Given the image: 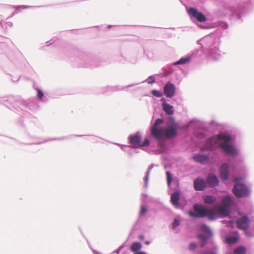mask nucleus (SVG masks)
<instances>
[{
	"label": "nucleus",
	"instance_id": "obj_18",
	"mask_svg": "<svg viewBox=\"0 0 254 254\" xmlns=\"http://www.w3.org/2000/svg\"><path fill=\"white\" fill-rule=\"evenodd\" d=\"M216 200V198L214 196L211 195H207L203 197V201L206 204H212L214 203Z\"/></svg>",
	"mask_w": 254,
	"mask_h": 254
},
{
	"label": "nucleus",
	"instance_id": "obj_31",
	"mask_svg": "<svg viewBox=\"0 0 254 254\" xmlns=\"http://www.w3.org/2000/svg\"><path fill=\"white\" fill-rule=\"evenodd\" d=\"M179 225V221L178 219H175L173 223V228H174Z\"/></svg>",
	"mask_w": 254,
	"mask_h": 254
},
{
	"label": "nucleus",
	"instance_id": "obj_2",
	"mask_svg": "<svg viewBox=\"0 0 254 254\" xmlns=\"http://www.w3.org/2000/svg\"><path fill=\"white\" fill-rule=\"evenodd\" d=\"M230 140L231 137L230 136L225 134H219L207 141L205 149H211L212 148L217 147L219 145L227 154L233 155H236L237 153V150L233 145L229 144Z\"/></svg>",
	"mask_w": 254,
	"mask_h": 254
},
{
	"label": "nucleus",
	"instance_id": "obj_17",
	"mask_svg": "<svg viewBox=\"0 0 254 254\" xmlns=\"http://www.w3.org/2000/svg\"><path fill=\"white\" fill-rule=\"evenodd\" d=\"M163 108L165 112L168 115H172L173 114L174 110L172 106L168 103H164L163 104Z\"/></svg>",
	"mask_w": 254,
	"mask_h": 254
},
{
	"label": "nucleus",
	"instance_id": "obj_1",
	"mask_svg": "<svg viewBox=\"0 0 254 254\" xmlns=\"http://www.w3.org/2000/svg\"><path fill=\"white\" fill-rule=\"evenodd\" d=\"M162 122V119H157L151 129V135L158 141H159L164 136L166 138H171L177 135L178 125L173 117L168 118L166 123L167 127L165 130L161 128L159 126Z\"/></svg>",
	"mask_w": 254,
	"mask_h": 254
},
{
	"label": "nucleus",
	"instance_id": "obj_37",
	"mask_svg": "<svg viewBox=\"0 0 254 254\" xmlns=\"http://www.w3.org/2000/svg\"><path fill=\"white\" fill-rule=\"evenodd\" d=\"M145 244H147V245H149L150 244V243H149V241H146L145 242Z\"/></svg>",
	"mask_w": 254,
	"mask_h": 254
},
{
	"label": "nucleus",
	"instance_id": "obj_10",
	"mask_svg": "<svg viewBox=\"0 0 254 254\" xmlns=\"http://www.w3.org/2000/svg\"><path fill=\"white\" fill-rule=\"evenodd\" d=\"M207 182L209 186L214 187L218 185V179L216 176L213 174H209L207 178Z\"/></svg>",
	"mask_w": 254,
	"mask_h": 254
},
{
	"label": "nucleus",
	"instance_id": "obj_21",
	"mask_svg": "<svg viewBox=\"0 0 254 254\" xmlns=\"http://www.w3.org/2000/svg\"><path fill=\"white\" fill-rule=\"evenodd\" d=\"M246 249L243 246L236 248L234 251V254H246Z\"/></svg>",
	"mask_w": 254,
	"mask_h": 254
},
{
	"label": "nucleus",
	"instance_id": "obj_24",
	"mask_svg": "<svg viewBox=\"0 0 254 254\" xmlns=\"http://www.w3.org/2000/svg\"><path fill=\"white\" fill-rule=\"evenodd\" d=\"M190 60V58H181L174 63V65L183 64Z\"/></svg>",
	"mask_w": 254,
	"mask_h": 254
},
{
	"label": "nucleus",
	"instance_id": "obj_20",
	"mask_svg": "<svg viewBox=\"0 0 254 254\" xmlns=\"http://www.w3.org/2000/svg\"><path fill=\"white\" fill-rule=\"evenodd\" d=\"M141 248V244L139 242L133 243L131 246L130 249L132 252H136L139 251Z\"/></svg>",
	"mask_w": 254,
	"mask_h": 254
},
{
	"label": "nucleus",
	"instance_id": "obj_26",
	"mask_svg": "<svg viewBox=\"0 0 254 254\" xmlns=\"http://www.w3.org/2000/svg\"><path fill=\"white\" fill-rule=\"evenodd\" d=\"M166 175H167V183L168 185H170L171 184L172 178H171V175L169 172H166Z\"/></svg>",
	"mask_w": 254,
	"mask_h": 254
},
{
	"label": "nucleus",
	"instance_id": "obj_7",
	"mask_svg": "<svg viewBox=\"0 0 254 254\" xmlns=\"http://www.w3.org/2000/svg\"><path fill=\"white\" fill-rule=\"evenodd\" d=\"M175 92V86L170 82H167L164 87V93L168 98L172 97Z\"/></svg>",
	"mask_w": 254,
	"mask_h": 254
},
{
	"label": "nucleus",
	"instance_id": "obj_29",
	"mask_svg": "<svg viewBox=\"0 0 254 254\" xmlns=\"http://www.w3.org/2000/svg\"><path fill=\"white\" fill-rule=\"evenodd\" d=\"M196 247H197L196 244H195L194 243H191L190 244V245L189 246V249L190 250H192L196 249Z\"/></svg>",
	"mask_w": 254,
	"mask_h": 254
},
{
	"label": "nucleus",
	"instance_id": "obj_16",
	"mask_svg": "<svg viewBox=\"0 0 254 254\" xmlns=\"http://www.w3.org/2000/svg\"><path fill=\"white\" fill-rule=\"evenodd\" d=\"M236 235L234 236L226 237L225 240V242L229 244L236 243L239 239L238 232H236Z\"/></svg>",
	"mask_w": 254,
	"mask_h": 254
},
{
	"label": "nucleus",
	"instance_id": "obj_14",
	"mask_svg": "<svg viewBox=\"0 0 254 254\" xmlns=\"http://www.w3.org/2000/svg\"><path fill=\"white\" fill-rule=\"evenodd\" d=\"M217 214L222 216H226L229 214L228 208L224 206H217L216 207Z\"/></svg>",
	"mask_w": 254,
	"mask_h": 254
},
{
	"label": "nucleus",
	"instance_id": "obj_3",
	"mask_svg": "<svg viewBox=\"0 0 254 254\" xmlns=\"http://www.w3.org/2000/svg\"><path fill=\"white\" fill-rule=\"evenodd\" d=\"M242 179L235 177L234 182H235L233 192L234 195L239 198L246 197L249 194V190L247 187L242 182H240Z\"/></svg>",
	"mask_w": 254,
	"mask_h": 254
},
{
	"label": "nucleus",
	"instance_id": "obj_4",
	"mask_svg": "<svg viewBox=\"0 0 254 254\" xmlns=\"http://www.w3.org/2000/svg\"><path fill=\"white\" fill-rule=\"evenodd\" d=\"M129 143L135 148L147 146L149 145L150 143L149 140L147 138H145L144 141L142 142V137L139 133L130 135L129 137Z\"/></svg>",
	"mask_w": 254,
	"mask_h": 254
},
{
	"label": "nucleus",
	"instance_id": "obj_32",
	"mask_svg": "<svg viewBox=\"0 0 254 254\" xmlns=\"http://www.w3.org/2000/svg\"><path fill=\"white\" fill-rule=\"evenodd\" d=\"M189 214L191 216H192L193 217H198V215L197 214V213H194L193 212H191V211H189Z\"/></svg>",
	"mask_w": 254,
	"mask_h": 254
},
{
	"label": "nucleus",
	"instance_id": "obj_33",
	"mask_svg": "<svg viewBox=\"0 0 254 254\" xmlns=\"http://www.w3.org/2000/svg\"><path fill=\"white\" fill-rule=\"evenodd\" d=\"M201 254H216L213 252L206 251V252L202 253Z\"/></svg>",
	"mask_w": 254,
	"mask_h": 254
},
{
	"label": "nucleus",
	"instance_id": "obj_35",
	"mask_svg": "<svg viewBox=\"0 0 254 254\" xmlns=\"http://www.w3.org/2000/svg\"><path fill=\"white\" fill-rule=\"evenodd\" d=\"M135 254H146L145 252H139L135 253Z\"/></svg>",
	"mask_w": 254,
	"mask_h": 254
},
{
	"label": "nucleus",
	"instance_id": "obj_28",
	"mask_svg": "<svg viewBox=\"0 0 254 254\" xmlns=\"http://www.w3.org/2000/svg\"><path fill=\"white\" fill-rule=\"evenodd\" d=\"M147 212V209L144 206H142L141 207V211L140 214L141 215H144Z\"/></svg>",
	"mask_w": 254,
	"mask_h": 254
},
{
	"label": "nucleus",
	"instance_id": "obj_12",
	"mask_svg": "<svg viewBox=\"0 0 254 254\" xmlns=\"http://www.w3.org/2000/svg\"><path fill=\"white\" fill-rule=\"evenodd\" d=\"M229 166L227 164H224L220 168V176L222 179L227 180L228 178Z\"/></svg>",
	"mask_w": 254,
	"mask_h": 254
},
{
	"label": "nucleus",
	"instance_id": "obj_34",
	"mask_svg": "<svg viewBox=\"0 0 254 254\" xmlns=\"http://www.w3.org/2000/svg\"><path fill=\"white\" fill-rule=\"evenodd\" d=\"M149 171H147V173H146V175L145 176V181L147 182L148 179V177H149Z\"/></svg>",
	"mask_w": 254,
	"mask_h": 254
},
{
	"label": "nucleus",
	"instance_id": "obj_8",
	"mask_svg": "<svg viewBox=\"0 0 254 254\" xmlns=\"http://www.w3.org/2000/svg\"><path fill=\"white\" fill-rule=\"evenodd\" d=\"M193 209L196 213H197L198 217H203L206 216L207 209L203 205L195 204L194 205Z\"/></svg>",
	"mask_w": 254,
	"mask_h": 254
},
{
	"label": "nucleus",
	"instance_id": "obj_5",
	"mask_svg": "<svg viewBox=\"0 0 254 254\" xmlns=\"http://www.w3.org/2000/svg\"><path fill=\"white\" fill-rule=\"evenodd\" d=\"M188 13L195 18L199 22H202L206 21V17L201 12H199L195 8H189L188 10Z\"/></svg>",
	"mask_w": 254,
	"mask_h": 254
},
{
	"label": "nucleus",
	"instance_id": "obj_9",
	"mask_svg": "<svg viewBox=\"0 0 254 254\" xmlns=\"http://www.w3.org/2000/svg\"><path fill=\"white\" fill-rule=\"evenodd\" d=\"M194 188L198 190H202L206 187V184L204 180L196 179L194 182Z\"/></svg>",
	"mask_w": 254,
	"mask_h": 254
},
{
	"label": "nucleus",
	"instance_id": "obj_23",
	"mask_svg": "<svg viewBox=\"0 0 254 254\" xmlns=\"http://www.w3.org/2000/svg\"><path fill=\"white\" fill-rule=\"evenodd\" d=\"M200 230L201 231L204 232L206 233L207 234L209 235V236H211L212 234L211 230L205 224H202L200 226Z\"/></svg>",
	"mask_w": 254,
	"mask_h": 254
},
{
	"label": "nucleus",
	"instance_id": "obj_6",
	"mask_svg": "<svg viewBox=\"0 0 254 254\" xmlns=\"http://www.w3.org/2000/svg\"><path fill=\"white\" fill-rule=\"evenodd\" d=\"M237 227L239 229L245 231L249 228V224L248 218L246 216H243L236 221Z\"/></svg>",
	"mask_w": 254,
	"mask_h": 254
},
{
	"label": "nucleus",
	"instance_id": "obj_30",
	"mask_svg": "<svg viewBox=\"0 0 254 254\" xmlns=\"http://www.w3.org/2000/svg\"><path fill=\"white\" fill-rule=\"evenodd\" d=\"M155 78L153 76H151L148 77V83L153 84L155 82Z\"/></svg>",
	"mask_w": 254,
	"mask_h": 254
},
{
	"label": "nucleus",
	"instance_id": "obj_22",
	"mask_svg": "<svg viewBox=\"0 0 254 254\" xmlns=\"http://www.w3.org/2000/svg\"><path fill=\"white\" fill-rule=\"evenodd\" d=\"M197 237L200 239L201 246L204 247L206 243L208 238L203 235H199Z\"/></svg>",
	"mask_w": 254,
	"mask_h": 254
},
{
	"label": "nucleus",
	"instance_id": "obj_27",
	"mask_svg": "<svg viewBox=\"0 0 254 254\" xmlns=\"http://www.w3.org/2000/svg\"><path fill=\"white\" fill-rule=\"evenodd\" d=\"M37 96L40 99H42L43 97H44V93L40 89H38L37 90Z\"/></svg>",
	"mask_w": 254,
	"mask_h": 254
},
{
	"label": "nucleus",
	"instance_id": "obj_19",
	"mask_svg": "<svg viewBox=\"0 0 254 254\" xmlns=\"http://www.w3.org/2000/svg\"><path fill=\"white\" fill-rule=\"evenodd\" d=\"M222 202L223 204V206L226 207L228 208V207L230 206L232 203L231 198L229 196L225 197L223 198Z\"/></svg>",
	"mask_w": 254,
	"mask_h": 254
},
{
	"label": "nucleus",
	"instance_id": "obj_13",
	"mask_svg": "<svg viewBox=\"0 0 254 254\" xmlns=\"http://www.w3.org/2000/svg\"><path fill=\"white\" fill-rule=\"evenodd\" d=\"M208 157L206 155L195 154L193 156V159L196 162L201 163L206 162L208 160Z\"/></svg>",
	"mask_w": 254,
	"mask_h": 254
},
{
	"label": "nucleus",
	"instance_id": "obj_15",
	"mask_svg": "<svg viewBox=\"0 0 254 254\" xmlns=\"http://www.w3.org/2000/svg\"><path fill=\"white\" fill-rule=\"evenodd\" d=\"M171 202L172 204L175 206L178 205L180 198V194L178 191H176L172 194L171 196Z\"/></svg>",
	"mask_w": 254,
	"mask_h": 254
},
{
	"label": "nucleus",
	"instance_id": "obj_11",
	"mask_svg": "<svg viewBox=\"0 0 254 254\" xmlns=\"http://www.w3.org/2000/svg\"><path fill=\"white\" fill-rule=\"evenodd\" d=\"M217 215L218 214L216 207L210 209H207L206 216H207L209 220H214L217 217Z\"/></svg>",
	"mask_w": 254,
	"mask_h": 254
},
{
	"label": "nucleus",
	"instance_id": "obj_36",
	"mask_svg": "<svg viewBox=\"0 0 254 254\" xmlns=\"http://www.w3.org/2000/svg\"><path fill=\"white\" fill-rule=\"evenodd\" d=\"M144 236L143 235H140V238L141 239H144Z\"/></svg>",
	"mask_w": 254,
	"mask_h": 254
},
{
	"label": "nucleus",
	"instance_id": "obj_25",
	"mask_svg": "<svg viewBox=\"0 0 254 254\" xmlns=\"http://www.w3.org/2000/svg\"><path fill=\"white\" fill-rule=\"evenodd\" d=\"M151 93L154 96L157 97H161L162 96V93L161 92L156 90H152L151 91Z\"/></svg>",
	"mask_w": 254,
	"mask_h": 254
}]
</instances>
